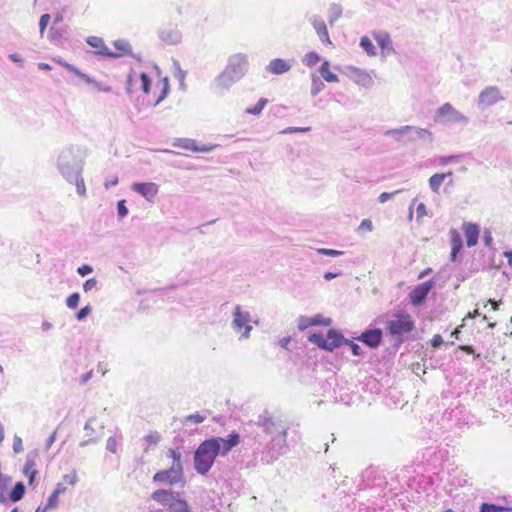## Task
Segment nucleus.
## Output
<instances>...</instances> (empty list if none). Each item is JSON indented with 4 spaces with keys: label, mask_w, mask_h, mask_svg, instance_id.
Wrapping results in <instances>:
<instances>
[{
    "label": "nucleus",
    "mask_w": 512,
    "mask_h": 512,
    "mask_svg": "<svg viewBox=\"0 0 512 512\" xmlns=\"http://www.w3.org/2000/svg\"><path fill=\"white\" fill-rule=\"evenodd\" d=\"M504 97L496 86H488L484 88L478 96V105L480 107H489L503 100Z\"/></svg>",
    "instance_id": "obj_13"
},
{
    "label": "nucleus",
    "mask_w": 512,
    "mask_h": 512,
    "mask_svg": "<svg viewBox=\"0 0 512 512\" xmlns=\"http://www.w3.org/2000/svg\"><path fill=\"white\" fill-rule=\"evenodd\" d=\"M92 308L90 305H86L85 307H82L77 313H76V319L78 321H82L85 318L88 317V315L91 313Z\"/></svg>",
    "instance_id": "obj_52"
},
{
    "label": "nucleus",
    "mask_w": 512,
    "mask_h": 512,
    "mask_svg": "<svg viewBox=\"0 0 512 512\" xmlns=\"http://www.w3.org/2000/svg\"><path fill=\"white\" fill-rule=\"evenodd\" d=\"M403 190H396L394 192H383L379 195L378 201L380 203H385L386 201L392 199L396 194L402 192Z\"/></svg>",
    "instance_id": "obj_57"
},
{
    "label": "nucleus",
    "mask_w": 512,
    "mask_h": 512,
    "mask_svg": "<svg viewBox=\"0 0 512 512\" xmlns=\"http://www.w3.org/2000/svg\"><path fill=\"white\" fill-rule=\"evenodd\" d=\"M49 37L50 40L54 43H59L63 39L68 38V27H60L57 28L56 26L52 25L49 30Z\"/></svg>",
    "instance_id": "obj_26"
},
{
    "label": "nucleus",
    "mask_w": 512,
    "mask_h": 512,
    "mask_svg": "<svg viewBox=\"0 0 512 512\" xmlns=\"http://www.w3.org/2000/svg\"><path fill=\"white\" fill-rule=\"evenodd\" d=\"M317 252L319 254L326 255V256H331V257H338V256L344 254L343 251L335 250V249H328V248H320V249L317 250Z\"/></svg>",
    "instance_id": "obj_50"
},
{
    "label": "nucleus",
    "mask_w": 512,
    "mask_h": 512,
    "mask_svg": "<svg viewBox=\"0 0 512 512\" xmlns=\"http://www.w3.org/2000/svg\"><path fill=\"white\" fill-rule=\"evenodd\" d=\"M449 234L451 247H463L462 237L456 229H451Z\"/></svg>",
    "instance_id": "obj_44"
},
{
    "label": "nucleus",
    "mask_w": 512,
    "mask_h": 512,
    "mask_svg": "<svg viewBox=\"0 0 512 512\" xmlns=\"http://www.w3.org/2000/svg\"><path fill=\"white\" fill-rule=\"evenodd\" d=\"M482 240L486 247H491L492 242H493V237H492L491 231H489L488 229H485L483 232Z\"/></svg>",
    "instance_id": "obj_61"
},
{
    "label": "nucleus",
    "mask_w": 512,
    "mask_h": 512,
    "mask_svg": "<svg viewBox=\"0 0 512 512\" xmlns=\"http://www.w3.org/2000/svg\"><path fill=\"white\" fill-rule=\"evenodd\" d=\"M324 87L325 85L323 81L315 74H312L311 95H318L324 89Z\"/></svg>",
    "instance_id": "obj_41"
},
{
    "label": "nucleus",
    "mask_w": 512,
    "mask_h": 512,
    "mask_svg": "<svg viewBox=\"0 0 512 512\" xmlns=\"http://www.w3.org/2000/svg\"><path fill=\"white\" fill-rule=\"evenodd\" d=\"M248 59L245 54L237 53L228 59L225 69L214 79L212 88L216 93H224L248 71Z\"/></svg>",
    "instance_id": "obj_3"
},
{
    "label": "nucleus",
    "mask_w": 512,
    "mask_h": 512,
    "mask_svg": "<svg viewBox=\"0 0 512 512\" xmlns=\"http://www.w3.org/2000/svg\"><path fill=\"white\" fill-rule=\"evenodd\" d=\"M371 82V77L365 73V72H360L359 75H358V79H357V83L358 84H361L363 86H368Z\"/></svg>",
    "instance_id": "obj_59"
},
{
    "label": "nucleus",
    "mask_w": 512,
    "mask_h": 512,
    "mask_svg": "<svg viewBox=\"0 0 512 512\" xmlns=\"http://www.w3.org/2000/svg\"><path fill=\"white\" fill-rule=\"evenodd\" d=\"M308 341L327 352H333L336 348L347 345L354 356H361L363 354L362 348L357 343L346 339L335 329H329L326 336L322 332L312 333L308 336Z\"/></svg>",
    "instance_id": "obj_5"
},
{
    "label": "nucleus",
    "mask_w": 512,
    "mask_h": 512,
    "mask_svg": "<svg viewBox=\"0 0 512 512\" xmlns=\"http://www.w3.org/2000/svg\"><path fill=\"white\" fill-rule=\"evenodd\" d=\"M240 434L232 431L226 438L212 436L203 440L194 451L193 467L197 474L205 476L218 456H226L240 443Z\"/></svg>",
    "instance_id": "obj_2"
},
{
    "label": "nucleus",
    "mask_w": 512,
    "mask_h": 512,
    "mask_svg": "<svg viewBox=\"0 0 512 512\" xmlns=\"http://www.w3.org/2000/svg\"><path fill=\"white\" fill-rule=\"evenodd\" d=\"M383 339V332L380 328L366 329L361 333L357 340L371 349L378 348Z\"/></svg>",
    "instance_id": "obj_15"
},
{
    "label": "nucleus",
    "mask_w": 512,
    "mask_h": 512,
    "mask_svg": "<svg viewBox=\"0 0 512 512\" xmlns=\"http://www.w3.org/2000/svg\"><path fill=\"white\" fill-rule=\"evenodd\" d=\"M174 65L176 66V70H177V73H176L175 76L179 80L181 88L184 89V87H185L184 80H185V77H186V71L181 69V67L179 65V62L175 61Z\"/></svg>",
    "instance_id": "obj_49"
},
{
    "label": "nucleus",
    "mask_w": 512,
    "mask_h": 512,
    "mask_svg": "<svg viewBox=\"0 0 512 512\" xmlns=\"http://www.w3.org/2000/svg\"><path fill=\"white\" fill-rule=\"evenodd\" d=\"M114 47L124 55L133 56L131 45L126 40H116L113 43Z\"/></svg>",
    "instance_id": "obj_38"
},
{
    "label": "nucleus",
    "mask_w": 512,
    "mask_h": 512,
    "mask_svg": "<svg viewBox=\"0 0 512 512\" xmlns=\"http://www.w3.org/2000/svg\"><path fill=\"white\" fill-rule=\"evenodd\" d=\"M67 182L70 184H74L76 186V191L78 195L84 196L86 194V187L82 174L76 175L75 178H72L70 181Z\"/></svg>",
    "instance_id": "obj_35"
},
{
    "label": "nucleus",
    "mask_w": 512,
    "mask_h": 512,
    "mask_svg": "<svg viewBox=\"0 0 512 512\" xmlns=\"http://www.w3.org/2000/svg\"><path fill=\"white\" fill-rule=\"evenodd\" d=\"M96 416H91L84 424L85 435L83 440L79 442V447L84 448L89 445L97 444L104 436V424H100L99 429L96 430L93 425L96 423Z\"/></svg>",
    "instance_id": "obj_9"
},
{
    "label": "nucleus",
    "mask_w": 512,
    "mask_h": 512,
    "mask_svg": "<svg viewBox=\"0 0 512 512\" xmlns=\"http://www.w3.org/2000/svg\"><path fill=\"white\" fill-rule=\"evenodd\" d=\"M342 6L337 3H332L328 9V23L332 26L342 15Z\"/></svg>",
    "instance_id": "obj_29"
},
{
    "label": "nucleus",
    "mask_w": 512,
    "mask_h": 512,
    "mask_svg": "<svg viewBox=\"0 0 512 512\" xmlns=\"http://www.w3.org/2000/svg\"><path fill=\"white\" fill-rule=\"evenodd\" d=\"M153 482L174 486L185 484V476L180 475L175 469L167 468L156 472L153 475Z\"/></svg>",
    "instance_id": "obj_12"
},
{
    "label": "nucleus",
    "mask_w": 512,
    "mask_h": 512,
    "mask_svg": "<svg viewBox=\"0 0 512 512\" xmlns=\"http://www.w3.org/2000/svg\"><path fill=\"white\" fill-rule=\"evenodd\" d=\"M166 457L172 460V463L169 468L175 469L180 475L185 476L183 460H182V452L179 448H170L166 452Z\"/></svg>",
    "instance_id": "obj_23"
},
{
    "label": "nucleus",
    "mask_w": 512,
    "mask_h": 512,
    "mask_svg": "<svg viewBox=\"0 0 512 512\" xmlns=\"http://www.w3.org/2000/svg\"><path fill=\"white\" fill-rule=\"evenodd\" d=\"M410 128L413 131L404 133V142H414L416 139H422L424 141H427L428 143H431L433 141L432 132L415 126H410Z\"/></svg>",
    "instance_id": "obj_20"
},
{
    "label": "nucleus",
    "mask_w": 512,
    "mask_h": 512,
    "mask_svg": "<svg viewBox=\"0 0 512 512\" xmlns=\"http://www.w3.org/2000/svg\"><path fill=\"white\" fill-rule=\"evenodd\" d=\"M151 499L167 508L169 512H192L181 493L170 489H158L151 494Z\"/></svg>",
    "instance_id": "obj_6"
},
{
    "label": "nucleus",
    "mask_w": 512,
    "mask_h": 512,
    "mask_svg": "<svg viewBox=\"0 0 512 512\" xmlns=\"http://www.w3.org/2000/svg\"><path fill=\"white\" fill-rule=\"evenodd\" d=\"M131 189L153 203L159 192V185L154 182H136L132 184Z\"/></svg>",
    "instance_id": "obj_14"
},
{
    "label": "nucleus",
    "mask_w": 512,
    "mask_h": 512,
    "mask_svg": "<svg viewBox=\"0 0 512 512\" xmlns=\"http://www.w3.org/2000/svg\"><path fill=\"white\" fill-rule=\"evenodd\" d=\"M293 60H284L275 58L271 60L266 67V70L275 75H281L288 72L292 67Z\"/></svg>",
    "instance_id": "obj_21"
},
{
    "label": "nucleus",
    "mask_w": 512,
    "mask_h": 512,
    "mask_svg": "<svg viewBox=\"0 0 512 512\" xmlns=\"http://www.w3.org/2000/svg\"><path fill=\"white\" fill-rule=\"evenodd\" d=\"M255 425L269 437V441L265 444L258 440L259 435L255 437V442L252 445L255 460L260 455V462L271 464L288 452L287 433L289 427L280 417L264 410L257 416Z\"/></svg>",
    "instance_id": "obj_1"
},
{
    "label": "nucleus",
    "mask_w": 512,
    "mask_h": 512,
    "mask_svg": "<svg viewBox=\"0 0 512 512\" xmlns=\"http://www.w3.org/2000/svg\"><path fill=\"white\" fill-rule=\"evenodd\" d=\"M320 61V56L318 53L316 52H309L307 54H305L304 58H303V63L308 66V67H312L314 66L315 64H317L318 62Z\"/></svg>",
    "instance_id": "obj_42"
},
{
    "label": "nucleus",
    "mask_w": 512,
    "mask_h": 512,
    "mask_svg": "<svg viewBox=\"0 0 512 512\" xmlns=\"http://www.w3.org/2000/svg\"><path fill=\"white\" fill-rule=\"evenodd\" d=\"M35 465V462H34V459L28 455L27 457V460L25 462V466H24V473L28 476L29 478V484H32V482L34 481L35 477H36V474H37V471L36 470H31V468Z\"/></svg>",
    "instance_id": "obj_39"
},
{
    "label": "nucleus",
    "mask_w": 512,
    "mask_h": 512,
    "mask_svg": "<svg viewBox=\"0 0 512 512\" xmlns=\"http://www.w3.org/2000/svg\"><path fill=\"white\" fill-rule=\"evenodd\" d=\"M25 492H26V487H25L24 483L19 481L11 489V491L9 493V500L14 503L20 501L24 497Z\"/></svg>",
    "instance_id": "obj_27"
},
{
    "label": "nucleus",
    "mask_w": 512,
    "mask_h": 512,
    "mask_svg": "<svg viewBox=\"0 0 512 512\" xmlns=\"http://www.w3.org/2000/svg\"><path fill=\"white\" fill-rule=\"evenodd\" d=\"M319 73L321 74V76L327 81V82H338L339 81V78L338 76L331 72L330 69H329V62L328 61H324L320 68H319Z\"/></svg>",
    "instance_id": "obj_30"
},
{
    "label": "nucleus",
    "mask_w": 512,
    "mask_h": 512,
    "mask_svg": "<svg viewBox=\"0 0 512 512\" xmlns=\"http://www.w3.org/2000/svg\"><path fill=\"white\" fill-rule=\"evenodd\" d=\"M64 67L68 71H70V72L74 73L75 75H77L78 77H80L87 84L92 85L96 90L104 91V92H111L112 89L110 86L103 85L102 83L96 81L95 79L91 78L89 75L81 72L76 66L69 64V63H65Z\"/></svg>",
    "instance_id": "obj_16"
},
{
    "label": "nucleus",
    "mask_w": 512,
    "mask_h": 512,
    "mask_svg": "<svg viewBox=\"0 0 512 512\" xmlns=\"http://www.w3.org/2000/svg\"><path fill=\"white\" fill-rule=\"evenodd\" d=\"M453 176L452 171H449L447 173H436L432 175L429 180V187L434 193H439L440 187L443 184L444 180L449 177L451 178Z\"/></svg>",
    "instance_id": "obj_25"
},
{
    "label": "nucleus",
    "mask_w": 512,
    "mask_h": 512,
    "mask_svg": "<svg viewBox=\"0 0 512 512\" xmlns=\"http://www.w3.org/2000/svg\"><path fill=\"white\" fill-rule=\"evenodd\" d=\"M435 121L441 124H462L465 126L469 123V118L450 103H445L436 110Z\"/></svg>",
    "instance_id": "obj_8"
},
{
    "label": "nucleus",
    "mask_w": 512,
    "mask_h": 512,
    "mask_svg": "<svg viewBox=\"0 0 512 512\" xmlns=\"http://www.w3.org/2000/svg\"><path fill=\"white\" fill-rule=\"evenodd\" d=\"M309 323V317L301 316L298 321V329L301 331L306 330L307 328L311 327V324Z\"/></svg>",
    "instance_id": "obj_62"
},
{
    "label": "nucleus",
    "mask_w": 512,
    "mask_h": 512,
    "mask_svg": "<svg viewBox=\"0 0 512 512\" xmlns=\"http://www.w3.org/2000/svg\"><path fill=\"white\" fill-rule=\"evenodd\" d=\"M173 146L195 152L197 142L190 138H177L175 139Z\"/></svg>",
    "instance_id": "obj_32"
},
{
    "label": "nucleus",
    "mask_w": 512,
    "mask_h": 512,
    "mask_svg": "<svg viewBox=\"0 0 512 512\" xmlns=\"http://www.w3.org/2000/svg\"><path fill=\"white\" fill-rule=\"evenodd\" d=\"M310 127H287L281 131L282 134H292L298 132H308L310 131Z\"/></svg>",
    "instance_id": "obj_58"
},
{
    "label": "nucleus",
    "mask_w": 512,
    "mask_h": 512,
    "mask_svg": "<svg viewBox=\"0 0 512 512\" xmlns=\"http://www.w3.org/2000/svg\"><path fill=\"white\" fill-rule=\"evenodd\" d=\"M58 498L59 495L55 494L54 492L49 496L47 501V508L52 509L55 508L58 505Z\"/></svg>",
    "instance_id": "obj_63"
},
{
    "label": "nucleus",
    "mask_w": 512,
    "mask_h": 512,
    "mask_svg": "<svg viewBox=\"0 0 512 512\" xmlns=\"http://www.w3.org/2000/svg\"><path fill=\"white\" fill-rule=\"evenodd\" d=\"M162 82H163V87H162L161 93L159 94L157 99L152 103L153 107H156L157 105H159L169 94L170 85H169L168 77H164L162 79Z\"/></svg>",
    "instance_id": "obj_37"
},
{
    "label": "nucleus",
    "mask_w": 512,
    "mask_h": 512,
    "mask_svg": "<svg viewBox=\"0 0 512 512\" xmlns=\"http://www.w3.org/2000/svg\"><path fill=\"white\" fill-rule=\"evenodd\" d=\"M87 44L98 49L95 53L100 56L109 58H118L120 54L111 51L104 43L103 39L96 36H90L86 40Z\"/></svg>",
    "instance_id": "obj_17"
},
{
    "label": "nucleus",
    "mask_w": 512,
    "mask_h": 512,
    "mask_svg": "<svg viewBox=\"0 0 512 512\" xmlns=\"http://www.w3.org/2000/svg\"><path fill=\"white\" fill-rule=\"evenodd\" d=\"M251 314L248 311L242 310L240 305H236L233 311L232 328L236 332H241L243 338H248L252 330Z\"/></svg>",
    "instance_id": "obj_10"
},
{
    "label": "nucleus",
    "mask_w": 512,
    "mask_h": 512,
    "mask_svg": "<svg viewBox=\"0 0 512 512\" xmlns=\"http://www.w3.org/2000/svg\"><path fill=\"white\" fill-rule=\"evenodd\" d=\"M463 231L466 237L468 247H473L478 243L480 228L474 223H463Z\"/></svg>",
    "instance_id": "obj_24"
},
{
    "label": "nucleus",
    "mask_w": 512,
    "mask_h": 512,
    "mask_svg": "<svg viewBox=\"0 0 512 512\" xmlns=\"http://www.w3.org/2000/svg\"><path fill=\"white\" fill-rule=\"evenodd\" d=\"M435 282L434 279H430L421 284L416 285L411 292L409 293V301L413 306L422 305L430 291L434 288Z\"/></svg>",
    "instance_id": "obj_11"
},
{
    "label": "nucleus",
    "mask_w": 512,
    "mask_h": 512,
    "mask_svg": "<svg viewBox=\"0 0 512 512\" xmlns=\"http://www.w3.org/2000/svg\"><path fill=\"white\" fill-rule=\"evenodd\" d=\"M79 301H80V294L77 292H74L67 297L66 305L70 309H75L78 307Z\"/></svg>",
    "instance_id": "obj_46"
},
{
    "label": "nucleus",
    "mask_w": 512,
    "mask_h": 512,
    "mask_svg": "<svg viewBox=\"0 0 512 512\" xmlns=\"http://www.w3.org/2000/svg\"><path fill=\"white\" fill-rule=\"evenodd\" d=\"M84 164L85 160L79 147L73 145L62 148L55 159L56 168L66 181H70L76 175L82 174Z\"/></svg>",
    "instance_id": "obj_4"
},
{
    "label": "nucleus",
    "mask_w": 512,
    "mask_h": 512,
    "mask_svg": "<svg viewBox=\"0 0 512 512\" xmlns=\"http://www.w3.org/2000/svg\"><path fill=\"white\" fill-rule=\"evenodd\" d=\"M11 480H0V503L4 504L7 502V499L5 497V491L7 489L8 483Z\"/></svg>",
    "instance_id": "obj_56"
},
{
    "label": "nucleus",
    "mask_w": 512,
    "mask_h": 512,
    "mask_svg": "<svg viewBox=\"0 0 512 512\" xmlns=\"http://www.w3.org/2000/svg\"><path fill=\"white\" fill-rule=\"evenodd\" d=\"M409 131H413L409 125L402 126L400 128L396 129H390L384 132L385 136H390L394 138L397 142L405 141L404 140V133H407Z\"/></svg>",
    "instance_id": "obj_28"
},
{
    "label": "nucleus",
    "mask_w": 512,
    "mask_h": 512,
    "mask_svg": "<svg viewBox=\"0 0 512 512\" xmlns=\"http://www.w3.org/2000/svg\"><path fill=\"white\" fill-rule=\"evenodd\" d=\"M118 440L115 436H111L107 439L106 449L111 453L117 452Z\"/></svg>",
    "instance_id": "obj_51"
},
{
    "label": "nucleus",
    "mask_w": 512,
    "mask_h": 512,
    "mask_svg": "<svg viewBox=\"0 0 512 512\" xmlns=\"http://www.w3.org/2000/svg\"><path fill=\"white\" fill-rule=\"evenodd\" d=\"M117 213L119 219H123L128 215V208L125 200H119L117 203Z\"/></svg>",
    "instance_id": "obj_48"
},
{
    "label": "nucleus",
    "mask_w": 512,
    "mask_h": 512,
    "mask_svg": "<svg viewBox=\"0 0 512 512\" xmlns=\"http://www.w3.org/2000/svg\"><path fill=\"white\" fill-rule=\"evenodd\" d=\"M51 17L49 14H43L41 17H40V20H39V30H40V34L41 36L44 34V31L45 29L47 28L48 24H49V21H50Z\"/></svg>",
    "instance_id": "obj_53"
},
{
    "label": "nucleus",
    "mask_w": 512,
    "mask_h": 512,
    "mask_svg": "<svg viewBox=\"0 0 512 512\" xmlns=\"http://www.w3.org/2000/svg\"><path fill=\"white\" fill-rule=\"evenodd\" d=\"M359 45L367 53V55H369V56L376 55V48L369 37H367V36L361 37Z\"/></svg>",
    "instance_id": "obj_34"
},
{
    "label": "nucleus",
    "mask_w": 512,
    "mask_h": 512,
    "mask_svg": "<svg viewBox=\"0 0 512 512\" xmlns=\"http://www.w3.org/2000/svg\"><path fill=\"white\" fill-rule=\"evenodd\" d=\"M205 419H206L205 416L200 415L199 413H195V414H190V415L186 416L184 418L183 423L184 424H188V423L200 424V423L204 422Z\"/></svg>",
    "instance_id": "obj_47"
},
{
    "label": "nucleus",
    "mask_w": 512,
    "mask_h": 512,
    "mask_svg": "<svg viewBox=\"0 0 512 512\" xmlns=\"http://www.w3.org/2000/svg\"><path fill=\"white\" fill-rule=\"evenodd\" d=\"M141 81V89L145 94H149L151 90V78L145 72L140 73L139 75Z\"/></svg>",
    "instance_id": "obj_43"
},
{
    "label": "nucleus",
    "mask_w": 512,
    "mask_h": 512,
    "mask_svg": "<svg viewBox=\"0 0 512 512\" xmlns=\"http://www.w3.org/2000/svg\"><path fill=\"white\" fill-rule=\"evenodd\" d=\"M267 103L268 99L260 98L255 106L245 109V113L250 115H260Z\"/></svg>",
    "instance_id": "obj_40"
},
{
    "label": "nucleus",
    "mask_w": 512,
    "mask_h": 512,
    "mask_svg": "<svg viewBox=\"0 0 512 512\" xmlns=\"http://www.w3.org/2000/svg\"><path fill=\"white\" fill-rule=\"evenodd\" d=\"M162 82H163V87H162L161 93L159 94L157 99L152 103L153 107H156L157 105H159L169 94L170 85H169L168 77H164L162 79Z\"/></svg>",
    "instance_id": "obj_36"
},
{
    "label": "nucleus",
    "mask_w": 512,
    "mask_h": 512,
    "mask_svg": "<svg viewBox=\"0 0 512 512\" xmlns=\"http://www.w3.org/2000/svg\"><path fill=\"white\" fill-rule=\"evenodd\" d=\"M159 38L167 45H177L182 40V33L177 28H163L159 30Z\"/></svg>",
    "instance_id": "obj_19"
},
{
    "label": "nucleus",
    "mask_w": 512,
    "mask_h": 512,
    "mask_svg": "<svg viewBox=\"0 0 512 512\" xmlns=\"http://www.w3.org/2000/svg\"><path fill=\"white\" fill-rule=\"evenodd\" d=\"M372 36L376 40L382 52L395 53L390 34L384 30L373 31Z\"/></svg>",
    "instance_id": "obj_18"
},
{
    "label": "nucleus",
    "mask_w": 512,
    "mask_h": 512,
    "mask_svg": "<svg viewBox=\"0 0 512 512\" xmlns=\"http://www.w3.org/2000/svg\"><path fill=\"white\" fill-rule=\"evenodd\" d=\"M512 511L511 507L500 506L493 503L484 502L479 507V512H504Z\"/></svg>",
    "instance_id": "obj_33"
},
{
    "label": "nucleus",
    "mask_w": 512,
    "mask_h": 512,
    "mask_svg": "<svg viewBox=\"0 0 512 512\" xmlns=\"http://www.w3.org/2000/svg\"><path fill=\"white\" fill-rule=\"evenodd\" d=\"M311 326L324 325L329 326L331 324V320L329 318H324L321 315H315L313 317H309Z\"/></svg>",
    "instance_id": "obj_45"
},
{
    "label": "nucleus",
    "mask_w": 512,
    "mask_h": 512,
    "mask_svg": "<svg viewBox=\"0 0 512 512\" xmlns=\"http://www.w3.org/2000/svg\"><path fill=\"white\" fill-rule=\"evenodd\" d=\"M92 272H93V267L88 264H83L82 266L77 268V273L82 277H84Z\"/></svg>",
    "instance_id": "obj_60"
},
{
    "label": "nucleus",
    "mask_w": 512,
    "mask_h": 512,
    "mask_svg": "<svg viewBox=\"0 0 512 512\" xmlns=\"http://www.w3.org/2000/svg\"><path fill=\"white\" fill-rule=\"evenodd\" d=\"M13 450L15 453H20L23 451L22 439L19 436L14 437Z\"/></svg>",
    "instance_id": "obj_64"
},
{
    "label": "nucleus",
    "mask_w": 512,
    "mask_h": 512,
    "mask_svg": "<svg viewBox=\"0 0 512 512\" xmlns=\"http://www.w3.org/2000/svg\"><path fill=\"white\" fill-rule=\"evenodd\" d=\"M97 285L98 281L96 280V278H89L83 284V290L84 292L88 293L92 291L94 288H97Z\"/></svg>",
    "instance_id": "obj_55"
},
{
    "label": "nucleus",
    "mask_w": 512,
    "mask_h": 512,
    "mask_svg": "<svg viewBox=\"0 0 512 512\" xmlns=\"http://www.w3.org/2000/svg\"><path fill=\"white\" fill-rule=\"evenodd\" d=\"M415 328V322L412 317L405 313L399 312L393 315V319L386 323V330L392 337L396 338L397 345L403 343V336L412 332Z\"/></svg>",
    "instance_id": "obj_7"
},
{
    "label": "nucleus",
    "mask_w": 512,
    "mask_h": 512,
    "mask_svg": "<svg viewBox=\"0 0 512 512\" xmlns=\"http://www.w3.org/2000/svg\"><path fill=\"white\" fill-rule=\"evenodd\" d=\"M161 440V435L157 431H152L148 435L143 437V442L146 444L144 446V452L147 453L150 449V446H156Z\"/></svg>",
    "instance_id": "obj_31"
},
{
    "label": "nucleus",
    "mask_w": 512,
    "mask_h": 512,
    "mask_svg": "<svg viewBox=\"0 0 512 512\" xmlns=\"http://www.w3.org/2000/svg\"><path fill=\"white\" fill-rule=\"evenodd\" d=\"M460 157V155L442 156L439 158V164L445 166L451 162H458L460 160Z\"/></svg>",
    "instance_id": "obj_54"
},
{
    "label": "nucleus",
    "mask_w": 512,
    "mask_h": 512,
    "mask_svg": "<svg viewBox=\"0 0 512 512\" xmlns=\"http://www.w3.org/2000/svg\"><path fill=\"white\" fill-rule=\"evenodd\" d=\"M311 24L315 29L320 41L323 44H331L327 26L324 20L320 16L315 15L311 18Z\"/></svg>",
    "instance_id": "obj_22"
}]
</instances>
